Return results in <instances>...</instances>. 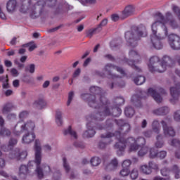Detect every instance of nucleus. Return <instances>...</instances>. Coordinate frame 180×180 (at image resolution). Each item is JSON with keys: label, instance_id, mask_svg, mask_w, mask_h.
<instances>
[{"label": "nucleus", "instance_id": "f257e3e1", "mask_svg": "<svg viewBox=\"0 0 180 180\" xmlns=\"http://www.w3.org/2000/svg\"><path fill=\"white\" fill-rule=\"evenodd\" d=\"M90 92L95 95L85 94L82 95V99L88 102L89 106L98 109V112L94 114L91 119L94 120H103L105 116H114L118 117L122 115V109L119 107L109 108L108 99L102 95V89L98 86L90 87Z\"/></svg>", "mask_w": 180, "mask_h": 180}, {"label": "nucleus", "instance_id": "f03ea898", "mask_svg": "<svg viewBox=\"0 0 180 180\" xmlns=\"http://www.w3.org/2000/svg\"><path fill=\"white\" fill-rule=\"evenodd\" d=\"M19 11L21 13H28L31 19H37L43 13V6L33 4L32 0H22Z\"/></svg>", "mask_w": 180, "mask_h": 180}, {"label": "nucleus", "instance_id": "7ed1b4c3", "mask_svg": "<svg viewBox=\"0 0 180 180\" xmlns=\"http://www.w3.org/2000/svg\"><path fill=\"white\" fill-rule=\"evenodd\" d=\"M146 36H147V29L144 25L133 27L131 31L125 33V39L131 47H136L137 41Z\"/></svg>", "mask_w": 180, "mask_h": 180}, {"label": "nucleus", "instance_id": "20e7f679", "mask_svg": "<svg viewBox=\"0 0 180 180\" xmlns=\"http://www.w3.org/2000/svg\"><path fill=\"white\" fill-rule=\"evenodd\" d=\"M34 149L35 164L37 165L35 174H37L38 179H43V178H44V172L47 174L51 171V169H50V166L47 165H43L42 168L40 167V164H41V146L39 139L35 140Z\"/></svg>", "mask_w": 180, "mask_h": 180}, {"label": "nucleus", "instance_id": "39448f33", "mask_svg": "<svg viewBox=\"0 0 180 180\" xmlns=\"http://www.w3.org/2000/svg\"><path fill=\"white\" fill-rule=\"evenodd\" d=\"M34 129H36V123L30 120L26 122H18L14 127V133L17 136H20L22 131L33 133V131H34Z\"/></svg>", "mask_w": 180, "mask_h": 180}, {"label": "nucleus", "instance_id": "423d86ee", "mask_svg": "<svg viewBox=\"0 0 180 180\" xmlns=\"http://www.w3.org/2000/svg\"><path fill=\"white\" fill-rule=\"evenodd\" d=\"M11 160H16V161H22L27 157V152L21 151L20 148H15L13 149L8 155Z\"/></svg>", "mask_w": 180, "mask_h": 180}, {"label": "nucleus", "instance_id": "0eeeda50", "mask_svg": "<svg viewBox=\"0 0 180 180\" xmlns=\"http://www.w3.org/2000/svg\"><path fill=\"white\" fill-rule=\"evenodd\" d=\"M112 134L113 136L119 139V141L114 146L115 148L120 151H124V148H126V145H127V139H124V138L122 137L120 131H115Z\"/></svg>", "mask_w": 180, "mask_h": 180}, {"label": "nucleus", "instance_id": "6e6552de", "mask_svg": "<svg viewBox=\"0 0 180 180\" xmlns=\"http://www.w3.org/2000/svg\"><path fill=\"white\" fill-rule=\"evenodd\" d=\"M168 42L172 50H180V37L175 34L168 36Z\"/></svg>", "mask_w": 180, "mask_h": 180}, {"label": "nucleus", "instance_id": "1a4fd4ad", "mask_svg": "<svg viewBox=\"0 0 180 180\" xmlns=\"http://www.w3.org/2000/svg\"><path fill=\"white\" fill-rule=\"evenodd\" d=\"M161 124L163 129V134L165 137H175V129L171 126H168V123L165 120L161 121Z\"/></svg>", "mask_w": 180, "mask_h": 180}, {"label": "nucleus", "instance_id": "9d476101", "mask_svg": "<svg viewBox=\"0 0 180 180\" xmlns=\"http://www.w3.org/2000/svg\"><path fill=\"white\" fill-rule=\"evenodd\" d=\"M155 18L157 20V21L153 22L152 25V32L153 34H156L158 27H160L161 25H164L162 22H164L165 19L164 15L161 13H156Z\"/></svg>", "mask_w": 180, "mask_h": 180}, {"label": "nucleus", "instance_id": "9b49d317", "mask_svg": "<svg viewBox=\"0 0 180 180\" xmlns=\"http://www.w3.org/2000/svg\"><path fill=\"white\" fill-rule=\"evenodd\" d=\"M112 137H113V134L110 132H108L106 134H102L101 135V138L103 139L99 143H98V147L99 148H105L106 146L110 144V142L112 141Z\"/></svg>", "mask_w": 180, "mask_h": 180}, {"label": "nucleus", "instance_id": "f8f14e48", "mask_svg": "<svg viewBox=\"0 0 180 180\" xmlns=\"http://www.w3.org/2000/svg\"><path fill=\"white\" fill-rule=\"evenodd\" d=\"M113 70H115V65L111 63H107L103 68V71L105 72L109 78H111V79H116V78H120V76L119 75L113 73Z\"/></svg>", "mask_w": 180, "mask_h": 180}, {"label": "nucleus", "instance_id": "ddd939ff", "mask_svg": "<svg viewBox=\"0 0 180 180\" xmlns=\"http://www.w3.org/2000/svg\"><path fill=\"white\" fill-rule=\"evenodd\" d=\"M166 20L172 29H178V22H176V20H175V18H174L172 13H166Z\"/></svg>", "mask_w": 180, "mask_h": 180}, {"label": "nucleus", "instance_id": "4468645a", "mask_svg": "<svg viewBox=\"0 0 180 180\" xmlns=\"http://www.w3.org/2000/svg\"><path fill=\"white\" fill-rule=\"evenodd\" d=\"M161 28L158 31H156V34H153V36H156L158 39H165L167 36H168V28L165 26V24H161L160 25Z\"/></svg>", "mask_w": 180, "mask_h": 180}, {"label": "nucleus", "instance_id": "2eb2a0df", "mask_svg": "<svg viewBox=\"0 0 180 180\" xmlns=\"http://www.w3.org/2000/svg\"><path fill=\"white\" fill-rule=\"evenodd\" d=\"M136 12V8L133 6H127L124 8L122 13L121 18L126 19L130 16H133Z\"/></svg>", "mask_w": 180, "mask_h": 180}, {"label": "nucleus", "instance_id": "dca6fc26", "mask_svg": "<svg viewBox=\"0 0 180 180\" xmlns=\"http://www.w3.org/2000/svg\"><path fill=\"white\" fill-rule=\"evenodd\" d=\"M144 95H146V92H141V94H136L132 96L131 101L133 102L134 106H136V108H141V99H144V98H146Z\"/></svg>", "mask_w": 180, "mask_h": 180}, {"label": "nucleus", "instance_id": "f3484780", "mask_svg": "<svg viewBox=\"0 0 180 180\" xmlns=\"http://www.w3.org/2000/svg\"><path fill=\"white\" fill-rule=\"evenodd\" d=\"M127 146H129V150L131 151H137L140 146L136 143V139L129 137L127 139Z\"/></svg>", "mask_w": 180, "mask_h": 180}, {"label": "nucleus", "instance_id": "a211bd4d", "mask_svg": "<svg viewBox=\"0 0 180 180\" xmlns=\"http://www.w3.org/2000/svg\"><path fill=\"white\" fill-rule=\"evenodd\" d=\"M153 115L156 116H165L169 113V108L167 106L160 107L153 110Z\"/></svg>", "mask_w": 180, "mask_h": 180}, {"label": "nucleus", "instance_id": "6ab92c4d", "mask_svg": "<svg viewBox=\"0 0 180 180\" xmlns=\"http://www.w3.org/2000/svg\"><path fill=\"white\" fill-rule=\"evenodd\" d=\"M15 105H13V103L12 102H7L6 103L1 109V113L3 115H8V113H10V112H12L13 109H15Z\"/></svg>", "mask_w": 180, "mask_h": 180}, {"label": "nucleus", "instance_id": "aec40b11", "mask_svg": "<svg viewBox=\"0 0 180 180\" xmlns=\"http://www.w3.org/2000/svg\"><path fill=\"white\" fill-rule=\"evenodd\" d=\"M33 106L34 108H37V109L41 110V109H44V108L47 106V102H46L44 98H39L34 101Z\"/></svg>", "mask_w": 180, "mask_h": 180}, {"label": "nucleus", "instance_id": "412c9836", "mask_svg": "<svg viewBox=\"0 0 180 180\" xmlns=\"http://www.w3.org/2000/svg\"><path fill=\"white\" fill-rule=\"evenodd\" d=\"M36 139V134L34 132H27L22 136V142L25 144H30L32 141H34Z\"/></svg>", "mask_w": 180, "mask_h": 180}, {"label": "nucleus", "instance_id": "4be33fe9", "mask_svg": "<svg viewBox=\"0 0 180 180\" xmlns=\"http://www.w3.org/2000/svg\"><path fill=\"white\" fill-rule=\"evenodd\" d=\"M148 95H150L157 103H161V102H162V97H161V96L157 93L154 89H149L148 91Z\"/></svg>", "mask_w": 180, "mask_h": 180}, {"label": "nucleus", "instance_id": "5701e85b", "mask_svg": "<svg viewBox=\"0 0 180 180\" xmlns=\"http://www.w3.org/2000/svg\"><path fill=\"white\" fill-rule=\"evenodd\" d=\"M29 167L27 165H22L19 168V172L18 175L20 178H22V179H26V177L27 175H29Z\"/></svg>", "mask_w": 180, "mask_h": 180}, {"label": "nucleus", "instance_id": "b1692460", "mask_svg": "<svg viewBox=\"0 0 180 180\" xmlns=\"http://www.w3.org/2000/svg\"><path fill=\"white\" fill-rule=\"evenodd\" d=\"M162 39L158 38L156 35H153L151 37V43L156 50H161L162 49V44L161 43Z\"/></svg>", "mask_w": 180, "mask_h": 180}, {"label": "nucleus", "instance_id": "393cba45", "mask_svg": "<svg viewBox=\"0 0 180 180\" xmlns=\"http://www.w3.org/2000/svg\"><path fill=\"white\" fill-rule=\"evenodd\" d=\"M167 70L165 65L162 64L161 62L158 65L154 66H150L151 72H165Z\"/></svg>", "mask_w": 180, "mask_h": 180}, {"label": "nucleus", "instance_id": "a878e982", "mask_svg": "<svg viewBox=\"0 0 180 180\" xmlns=\"http://www.w3.org/2000/svg\"><path fill=\"white\" fill-rule=\"evenodd\" d=\"M17 6H18V1H16V0H9L6 4L7 11L10 13H13V12L16 11Z\"/></svg>", "mask_w": 180, "mask_h": 180}, {"label": "nucleus", "instance_id": "bb28decb", "mask_svg": "<svg viewBox=\"0 0 180 180\" xmlns=\"http://www.w3.org/2000/svg\"><path fill=\"white\" fill-rule=\"evenodd\" d=\"M95 129H94V127H92L91 123H88L87 124V130L84 132L83 136L86 138H89V137H94L95 136Z\"/></svg>", "mask_w": 180, "mask_h": 180}, {"label": "nucleus", "instance_id": "cd10ccee", "mask_svg": "<svg viewBox=\"0 0 180 180\" xmlns=\"http://www.w3.org/2000/svg\"><path fill=\"white\" fill-rule=\"evenodd\" d=\"M170 94L173 98L178 99L180 95V83L176 84L174 87L170 88Z\"/></svg>", "mask_w": 180, "mask_h": 180}, {"label": "nucleus", "instance_id": "c85d7f7f", "mask_svg": "<svg viewBox=\"0 0 180 180\" xmlns=\"http://www.w3.org/2000/svg\"><path fill=\"white\" fill-rule=\"evenodd\" d=\"M119 165V162L117 159L114 158L111 160V162L105 166L106 171H115L116 168H117Z\"/></svg>", "mask_w": 180, "mask_h": 180}, {"label": "nucleus", "instance_id": "c756f323", "mask_svg": "<svg viewBox=\"0 0 180 180\" xmlns=\"http://www.w3.org/2000/svg\"><path fill=\"white\" fill-rule=\"evenodd\" d=\"M122 39H115L110 42V48L112 50H118L122 47Z\"/></svg>", "mask_w": 180, "mask_h": 180}, {"label": "nucleus", "instance_id": "7c9ffc66", "mask_svg": "<svg viewBox=\"0 0 180 180\" xmlns=\"http://www.w3.org/2000/svg\"><path fill=\"white\" fill-rule=\"evenodd\" d=\"M156 142L155 143V146L156 148H162L164 147V139L162 134H159L156 136Z\"/></svg>", "mask_w": 180, "mask_h": 180}, {"label": "nucleus", "instance_id": "2f4dec72", "mask_svg": "<svg viewBox=\"0 0 180 180\" xmlns=\"http://www.w3.org/2000/svg\"><path fill=\"white\" fill-rule=\"evenodd\" d=\"M120 133V135L122 136V134H127V133H129L130 131V124L128 123L124 124L122 127L119 128V130L117 131Z\"/></svg>", "mask_w": 180, "mask_h": 180}, {"label": "nucleus", "instance_id": "473e14b6", "mask_svg": "<svg viewBox=\"0 0 180 180\" xmlns=\"http://www.w3.org/2000/svg\"><path fill=\"white\" fill-rule=\"evenodd\" d=\"M63 134L65 136H67V134H70V136H71V137H73V139H78V135L77 134V132L71 129V126H70L68 129L64 131Z\"/></svg>", "mask_w": 180, "mask_h": 180}, {"label": "nucleus", "instance_id": "72a5a7b5", "mask_svg": "<svg viewBox=\"0 0 180 180\" xmlns=\"http://www.w3.org/2000/svg\"><path fill=\"white\" fill-rule=\"evenodd\" d=\"M56 122L58 126L63 125V112L60 110H56Z\"/></svg>", "mask_w": 180, "mask_h": 180}, {"label": "nucleus", "instance_id": "f704fd0d", "mask_svg": "<svg viewBox=\"0 0 180 180\" xmlns=\"http://www.w3.org/2000/svg\"><path fill=\"white\" fill-rule=\"evenodd\" d=\"M160 58L158 56H153L150 59V64L148 65L149 70L150 71V67H154V65H158L160 63Z\"/></svg>", "mask_w": 180, "mask_h": 180}, {"label": "nucleus", "instance_id": "c9c22d12", "mask_svg": "<svg viewBox=\"0 0 180 180\" xmlns=\"http://www.w3.org/2000/svg\"><path fill=\"white\" fill-rule=\"evenodd\" d=\"M125 116L127 117H133L134 116V108L131 106H127L124 110Z\"/></svg>", "mask_w": 180, "mask_h": 180}, {"label": "nucleus", "instance_id": "e433bc0d", "mask_svg": "<svg viewBox=\"0 0 180 180\" xmlns=\"http://www.w3.org/2000/svg\"><path fill=\"white\" fill-rule=\"evenodd\" d=\"M129 58H132L136 61V63H139L140 61V55L137 53L136 51H129Z\"/></svg>", "mask_w": 180, "mask_h": 180}, {"label": "nucleus", "instance_id": "4c0bfd02", "mask_svg": "<svg viewBox=\"0 0 180 180\" xmlns=\"http://www.w3.org/2000/svg\"><path fill=\"white\" fill-rule=\"evenodd\" d=\"M63 165L66 174H70L71 166H70V163H68L66 158H63Z\"/></svg>", "mask_w": 180, "mask_h": 180}, {"label": "nucleus", "instance_id": "58836bf2", "mask_svg": "<svg viewBox=\"0 0 180 180\" xmlns=\"http://www.w3.org/2000/svg\"><path fill=\"white\" fill-rule=\"evenodd\" d=\"M134 82L136 85H143L146 82V77L144 76H138L134 78Z\"/></svg>", "mask_w": 180, "mask_h": 180}, {"label": "nucleus", "instance_id": "ea45409f", "mask_svg": "<svg viewBox=\"0 0 180 180\" xmlns=\"http://www.w3.org/2000/svg\"><path fill=\"white\" fill-rule=\"evenodd\" d=\"M140 171L146 175H150V174H151L152 172L151 169L147 165H143L141 166Z\"/></svg>", "mask_w": 180, "mask_h": 180}, {"label": "nucleus", "instance_id": "a19ab883", "mask_svg": "<svg viewBox=\"0 0 180 180\" xmlns=\"http://www.w3.org/2000/svg\"><path fill=\"white\" fill-rule=\"evenodd\" d=\"M135 143L140 147L146 146V139L143 136H139L135 139Z\"/></svg>", "mask_w": 180, "mask_h": 180}, {"label": "nucleus", "instance_id": "79ce46f5", "mask_svg": "<svg viewBox=\"0 0 180 180\" xmlns=\"http://www.w3.org/2000/svg\"><path fill=\"white\" fill-rule=\"evenodd\" d=\"M149 150L150 148L148 146H142L138 152V155L139 157H144V155H146Z\"/></svg>", "mask_w": 180, "mask_h": 180}, {"label": "nucleus", "instance_id": "37998d69", "mask_svg": "<svg viewBox=\"0 0 180 180\" xmlns=\"http://www.w3.org/2000/svg\"><path fill=\"white\" fill-rule=\"evenodd\" d=\"M36 70V65L34 64H30L25 68V72H30V74H34Z\"/></svg>", "mask_w": 180, "mask_h": 180}, {"label": "nucleus", "instance_id": "c03bdc74", "mask_svg": "<svg viewBox=\"0 0 180 180\" xmlns=\"http://www.w3.org/2000/svg\"><path fill=\"white\" fill-rule=\"evenodd\" d=\"M101 31L98 29V27H96L94 29L89 30L86 32V37H89L91 39L94 34H96V33H99Z\"/></svg>", "mask_w": 180, "mask_h": 180}, {"label": "nucleus", "instance_id": "a18cd8bd", "mask_svg": "<svg viewBox=\"0 0 180 180\" xmlns=\"http://www.w3.org/2000/svg\"><path fill=\"white\" fill-rule=\"evenodd\" d=\"M22 47H29V51H33V50L37 49V45H36L34 41H31L27 44H23Z\"/></svg>", "mask_w": 180, "mask_h": 180}, {"label": "nucleus", "instance_id": "49530a36", "mask_svg": "<svg viewBox=\"0 0 180 180\" xmlns=\"http://www.w3.org/2000/svg\"><path fill=\"white\" fill-rule=\"evenodd\" d=\"M101 162L102 160L98 157H94L91 160V164L93 167H98V165H99V164H101Z\"/></svg>", "mask_w": 180, "mask_h": 180}, {"label": "nucleus", "instance_id": "de8ad7c7", "mask_svg": "<svg viewBox=\"0 0 180 180\" xmlns=\"http://www.w3.org/2000/svg\"><path fill=\"white\" fill-rule=\"evenodd\" d=\"M11 134V131L6 128H1L0 130V136H2L3 137L9 136Z\"/></svg>", "mask_w": 180, "mask_h": 180}, {"label": "nucleus", "instance_id": "09e8293b", "mask_svg": "<svg viewBox=\"0 0 180 180\" xmlns=\"http://www.w3.org/2000/svg\"><path fill=\"white\" fill-rule=\"evenodd\" d=\"M173 172L174 173L176 179H179L180 178V169L178 165L173 166Z\"/></svg>", "mask_w": 180, "mask_h": 180}, {"label": "nucleus", "instance_id": "8fccbe9b", "mask_svg": "<svg viewBox=\"0 0 180 180\" xmlns=\"http://www.w3.org/2000/svg\"><path fill=\"white\" fill-rule=\"evenodd\" d=\"M130 174V169H126L122 167V169L120 172V176H129Z\"/></svg>", "mask_w": 180, "mask_h": 180}, {"label": "nucleus", "instance_id": "3c124183", "mask_svg": "<svg viewBox=\"0 0 180 180\" xmlns=\"http://www.w3.org/2000/svg\"><path fill=\"white\" fill-rule=\"evenodd\" d=\"M131 179L133 180L139 178V170L137 169H133L130 173Z\"/></svg>", "mask_w": 180, "mask_h": 180}, {"label": "nucleus", "instance_id": "603ef678", "mask_svg": "<svg viewBox=\"0 0 180 180\" xmlns=\"http://www.w3.org/2000/svg\"><path fill=\"white\" fill-rule=\"evenodd\" d=\"M161 63L163 64V65L167 67L169 64L172 63V60L171 58H169V56H164Z\"/></svg>", "mask_w": 180, "mask_h": 180}, {"label": "nucleus", "instance_id": "864d4df0", "mask_svg": "<svg viewBox=\"0 0 180 180\" xmlns=\"http://www.w3.org/2000/svg\"><path fill=\"white\" fill-rule=\"evenodd\" d=\"M158 155V153L154 148H151L150 149V153H149V157L150 158H157Z\"/></svg>", "mask_w": 180, "mask_h": 180}, {"label": "nucleus", "instance_id": "5fc2aeb1", "mask_svg": "<svg viewBox=\"0 0 180 180\" xmlns=\"http://www.w3.org/2000/svg\"><path fill=\"white\" fill-rule=\"evenodd\" d=\"M130 165H131V160H125L123 161L122 167V168H125L127 169H130Z\"/></svg>", "mask_w": 180, "mask_h": 180}, {"label": "nucleus", "instance_id": "6e6d98bb", "mask_svg": "<svg viewBox=\"0 0 180 180\" xmlns=\"http://www.w3.org/2000/svg\"><path fill=\"white\" fill-rule=\"evenodd\" d=\"M126 61H127V64H129V65H131V68H132L134 70H135V71H137L138 72H140V71H141V70L139 67H137V66H136V65H134V61H133V60H127Z\"/></svg>", "mask_w": 180, "mask_h": 180}, {"label": "nucleus", "instance_id": "4d7b16f0", "mask_svg": "<svg viewBox=\"0 0 180 180\" xmlns=\"http://www.w3.org/2000/svg\"><path fill=\"white\" fill-rule=\"evenodd\" d=\"M170 146L172 147H180V141L177 139H172L170 142Z\"/></svg>", "mask_w": 180, "mask_h": 180}, {"label": "nucleus", "instance_id": "13d9d810", "mask_svg": "<svg viewBox=\"0 0 180 180\" xmlns=\"http://www.w3.org/2000/svg\"><path fill=\"white\" fill-rule=\"evenodd\" d=\"M106 25H108V19L105 18L97 26V29L98 30V31L101 32L102 31V27H103V26H106Z\"/></svg>", "mask_w": 180, "mask_h": 180}, {"label": "nucleus", "instance_id": "bf43d9fd", "mask_svg": "<svg viewBox=\"0 0 180 180\" xmlns=\"http://www.w3.org/2000/svg\"><path fill=\"white\" fill-rule=\"evenodd\" d=\"M8 144L11 146V148L13 149V147L18 144V139L14 138H11L8 141Z\"/></svg>", "mask_w": 180, "mask_h": 180}, {"label": "nucleus", "instance_id": "052dcab7", "mask_svg": "<svg viewBox=\"0 0 180 180\" xmlns=\"http://www.w3.org/2000/svg\"><path fill=\"white\" fill-rule=\"evenodd\" d=\"M1 148L3 151H4L5 153H8V151H11L13 149L11 148V146L8 145V143L4 144V145H1Z\"/></svg>", "mask_w": 180, "mask_h": 180}, {"label": "nucleus", "instance_id": "680f3d73", "mask_svg": "<svg viewBox=\"0 0 180 180\" xmlns=\"http://www.w3.org/2000/svg\"><path fill=\"white\" fill-rule=\"evenodd\" d=\"M72 99H74V92L70 91L68 94V100L67 102V106H70V105H71V102H72Z\"/></svg>", "mask_w": 180, "mask_h": 180}, {"label": "nucleus", "instance_id": "e2e57ef3", "mask_svg": "<svg viewBox=\"0 0 180 180\" xmlns=\"http://www.w3.org/2000/svg\"><path fill=\"white\" fill-rule=\"evenodd\" d=\"M162 176H168L169 175V170L167 167H164L160 170Z\"/></svg>", "mask_w": 180, "mask_h": 180}, {"label": "nucleus", "instance_id": "0e129e2a", "mask_svg": "<svg viewBox=\"0 0 180 180\" xmlns=\"http://www.w3.org/2000/svg\"><path fill=\"white\" fill-rule=\"evenodd\" d=\"M158 158H160V160H164L165 157H167V151L165 150H162L159 153H158Z\"/></svg>", "mask_w": 180, "mask_h": 180}, {"label": "nucleus", "instance_id": "69168bd1", "mask_svg": "<svg viewBox=\"0 0 180 180\" xmlns=\"http://www.w3.org/2000/svg\"><path fill=\"white\" fill-rule=\"evenodd\" d=\"M29 117V112L28 111H26V110L22 111L19 114L20 119H26V117Z\"/></svg>", "mask_w": 180, "mask_h": 180}, {"label": "nucleus", "instance_id": "338daca9", "mask_svg": "<svg viewBox=\"0 0 180 180\" xmlns=\"http://www.w3.org/2000/svg\"><path fill=\"white\" fill-rule=\"evenodd\" d=\"M174 119L176 122H180V110H177L174 113Z\"/></svg>", "mask_w": 180, "mask_h": 180}, {"label": "nucleus", "instance_id": "774afa93", "mask_svg": "<svg viewBox=\"0 0 180 180\" xmlns=\"http://www.w3.org/2000/svg\"><path fill=\"white\" fill-rule=\"evenodd\" d=\"M144 137H146V139H150V137H153V130H148L145 131L143 132Z\"/></svg>", "mask_w": 180, "mask_h": 180}]
</instances>
